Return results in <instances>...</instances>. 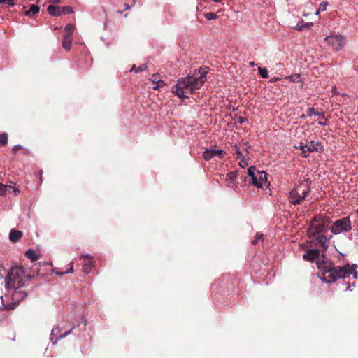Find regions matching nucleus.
Returning a JSON list of instances; mask_svg holds the SVG:
<instances>
[{
  "label": "nucleus",
  "mask_w": 358,
  "mask_h": 358,
  "mask_svg": "<svg viewBox=\"0 0 358 358\" xmlns=\"http://www.w3.org/2000/svg\"><path fill=\"white\" fill-rule=\"evenodd\" d=\"M207 71L199 69L192 74L188 75L173 88V92L180 98H187L189 94H193L199 89L206 79Z\"/></svg>",
  "instance_id": "f257e3e1"
},
{
  "label": "nucleus",
  "mask_w": 358,
  "mask_h": 358,
  "mask_svg": "<svg viewBox=\"0 0 358 358\" xmlns=\"http://www.w3.org/2000/svg\"><path fill=\"white\" fill-rule=\"evenodd\" d=\"M62 10H63L64 13H73L72 8H71L69 6L63 7Z\"/></svg>",
  "instance_id": "c9c22d12"
},
{
  "label": "nucleus",
  "mask_w": 358,
  "mask_h": 358,
  "mask_svg": "<svg viewBox=\"0 0 358 358\" xmlns=\"http://www.w3.org/2000/svg\"><path fill=\"white\" fill-rule=\"evenodd\" d=\"M357 212H358V209H357Z\"/></svg>",
  "instance_id": "13d9d810"
},
{
  "label": "nucleus",
  "mask_w": 358,
  "mask_h": 358,
  "mask_svg": "<svg viewBox=\"0 0 358 358\" xmlns=\"http://www.w3.org/2000/svg\"><path fill=\"white\" fill-rule=\"evenodd\" d=\"M320 12H321V11L318 9V10H317V12H316V13H315V14H316V15H318V14L320 13Z\"/></svg>",
  "instance_id": "8fccbe9b"
},
{
  "label": "nucleus",
  "mask_w": 358,
  "mask_h": 358,
  "mask_svg": "<svg viewBox=\"0 0 358 358\" xmlns=\"http://www.w3.org/2000/svg\"><path fill=\"white\" fill-rule=\"evenodd\" d=\"M236 153L237 155L236 159L242 157V153L241 152L239 148H236Z\"/></svg>",
  "instance_id": "ea45409f"
},
{
  "label": "nucleus",
  "mask_w": 358,
  "mask_h": 358,
  "mask_svg": "<svg viewBox=\"0 0 358 358\" xmlns=\"http://www.w3.org/2000/svg\"><path fill=\"white\" fill-rule=\"evenodd\" d=\"M69 332H70V331H69L66 332V333H65V334H64V335H62L60 338H63V337L66 336L67 334H69Z\"/></svg>",
  "instance_id": "09e8293b"
},
{
  "label": "nucleus",
  "mask_w": 358,
  "mask_h": 358,
  "mask_svg": "<svg viewBox=\"0 0 358 358\" xmlns=\"http://www.w3.org/2000/svg\"><path fill=\"white\" fill-rule=\"evenodd\" d=\"M2 268V265L0 263V269Z\"/></svg>",
  "instance_id": "4d7b16f0"
},
{
  "label": "nucleus",
  "mask_w": 358,
  "mask_h": 358,
  "mask_svg": "<svg viewBox=\"0 0 358 358\" xmlns=\"http://www.w3.org/2000/svg\"><path fill=\"white\" fill-rule=\"evenodd\" d=\"M352 229L351 221L349 217H345L343 218L337 220L335 221L330 230L334 235H338L343 232L350 231Z\"/></svg>",
  "instance_id": "423d86ee"
},
{
  "label": "nucleus",
  "mask_w": 358,
  "mask_h": 358,
  "mask_svg": "<svg viewBox=\"0 0 358 358\" xmlns=\"http://www.w3.org/2000/svg\"><path fill=\"white\" fill-rule=\"evenodd\" d=\"M258 71H259V73L260 74V76L263 78H268V71L266 68H262V67H259L258 69Z\"/></svg>",
  "instance_id": "cd10ccee"
},
{
  "label": "nucleus",
  "mask_w": 358,
  "mask_h": 358,
  "mask_svg": "<svg viewBox=\"0 0 358 358\" xmlns=\"http://www.w3.org/2000/svg\"><path fill=\"white\" fill-rule=\"evenodd\" d=\"M39 12V7L37 5H31L30 8L25 12V15L28 16H31L35 15Z\"/></svg>",
  "instance_id": "4be33fe9"
},
{
  "label": "nucleus",
  "mask_w": 358,
  "mask_h": 358,
  "mask_svg": "<svg viewBox=\"0 0 358 358\" xmlns=\"http://www.w3.org/2000/svg\"><path fill=\"white\" fill-rule=\"evenodd\" d=\"M245 117H239L237 120H236V122L239 123V124H243V122H245Z\"/></svg>",
  "instance_id": "58836bf2"
},
{
  "label": "nucleus",
  "mask_w": 358,
  "mask_h": 358,
  "mask_svg": "<svg viewBox=\"0 0 358 358\" xmlns=\"http://www.w3.org/2000/svg\"><path fill=\"white\" fill-rule=\"evenodd\" d=\"M213 1L214 2H216V3H217V2L220 1V0H213Z\"/></svg>",
  "instance_id": "3c124183"
},
{
  "label": "nucleus",
  "mask_w": 358,
  "mask_h": 358,
  "mask_svg": "<svg viewBox=\"0 0 358 358\" xmlns=\"http://www.w3.org/2000/svg\"><path fill=\"white\" fill-rule=\"evenodd\" d=\"M72 37L69 35H64L62 41V47L66 50L69 51L71 48Z\"/></svg>",
  "instance_id": "6ab92c4d"
},
{
  "label": "nucleus",
  "mask_w": 358,
  "mask_h": 358,
  "mask_svg": "<svg viewBox=\"0 0 358 358\" xmlns=\"http://www.w3.org/2000/svg\"><path fill=\"white\" fill-rule=\"evenodd\" d=\"M317 266L322 273H327V272L334 268V264L328 258L323 257L321 259L316 262Z\"/></svg>",
  "instance_id": "9b49d317"
},
{
  "label": "nucleus",
  "mask_w": 358,
  "mask_h": 358,
  "mask_svg": "<svg viewBox=\"0 0 358 358\" xmlns=\"http://www.w3.org/2000/svg\"><path fill=\"white\" fill-rule=\"evenodd\" d=\"M75 27L72 24H69L65 26L64 31L66 32L65 35H69L70 36H72L73 31H74Z\"/></svg>",
  "instance_id": "b1692460"
},
{
  "label": "nucleus",
  "mask_w": 358,
  "mask_h": 358,
  "mask_svg": "<svg viewBox=\"0 0 358 358\" xmlns=\"http://www.w3.org/2000/svg\"><path fill=\"white\" fill-rule=\"evenodd\" d=\"M9 189H11V185H6L0 183V196L4 195Z\"/></svg>",
  "instance_id": "a878e982"
},
{
  "label": "nucleus",
  "mask_w": 358,
  "mask_h": 358,
  "mask_svg": "<svg viewBox=\"0 0 358 358\" xmlns=\"http://www.w3.org/2000/svg\"><path fill=\"white\" fill-rule=\"evenodd\" d=\"M124 6H125V10H128L130 8V6L127 3H125Z\"/></svg>",
  "instance_id": "de8ad7c7"
},
{
  "label": "nucleus",
  "mask_w": 358,
  "mask_h": 358,
  "mask_svg": "<svg viewBox=\"0 0 358 358\" xmlns=\"http://www.w3.org/2000/svg\"><path fill=\"white\" fill-rule=\"evenodd\" d=\"M27 296V294L19 289H14L13 293L12 294V302L10 303L4 304L3 303V297L1 296V300L4 307V309L11 310L15 308L19 303L24 299Z\"/></svg>",
  "instance_id": "6e6552de"
},
{
  "label": "nucleus",
  "mask_w": 358,
  "mask_h": 358,
  "mask_svg": "<svg viewBox=\"0 0 358 358\" xmlns=\"http://www.w3.org/2000/svg\"><path fill=\"white\" fill-rule=\"evenodd\" d=\"M308 115L312 116V115H318L321 117L322 119H325L324 113H317L315 111L314 108H310L308 110Z\"/></svg>",
  "instance_id": "5701e85b"
},
{
  "label": "nucleus",
  "mask_w": 358,
  "mask_h": 358,
  "mask_svg": "<svg viewBox=\"0 0 358 358\" xmlns=\"http://www.w3.org/2000/svg\"><path fill=\"white\" fill-rule=\"evenodd\" d=\"M19 148H20V145H15V146L13 148V151L15 152H16Z\"/></svg>",
  "instance_id": "a18cd8bd"
},
{
  "label": "nucleus",
  "mask_w": 358,
  "mask_h": 358,
  "mask_svg": "<svg viewBox=\"0 0 358 358\" xmlns=\"http://www.w3.org/2000/svg\"><path fill=\"white\" fill-rule=\"evenodd\" d=\"M239 166L242 168H245V166H248L247 159L245 158L241 159V161L239 162Z\"/></svg>",
  "instance_id": "f704fd0d"
},
{
  "label": "nucleus",
  "mask_w": 358,
  "mask_h": 358,
  "mask_svg": "<svg viewBox=\"0 0 358 358\" xmlns=\"http://www.w3.org/2000/svg\"><path fill=\"white\" fill-rule=\"evenodd\" d=\"M238 177V171H233L228 173L226 176V180L227 182V185L229 187H232L234 189L237 188V185L235 184V181Z\"/></svg>",
  "instance_id": "dca6fc26"
},
{
  "label": "nucleus",
  "mask_w": 358,
  "mask_h": 358,
  "mask_svg": "<svg viewBox=\"0 0 358 358\" xmlns=\"http://www.w3.org/2000/svg\"><path fill=\"white\" fill-rule=\"evenodd\" d=\"M25 278L22 267H13L5 279V288L8 290L20 289L24 285Z\"/></svg>",
  "instance_id": "f03ea898"
},
{
  "label": "nucleus",
  "mask_w": 358,
  "mask_h": 358,
  "mask_svg": "<svg viewBox=\"0 0 358 358\" xmlns=\"http://www.w3.org/2000/svg\"><path fill=\"white\" fill-rule=\"evenodd\" d=\"M48 11L49 14L52 16H59L62 13H64L63 10H62V8L56 7L53 5L48 6Z\"/></svg>",
  "instance_id": "a211bd4d"
},
{
  "label": "nucleus",
  "mask_w": 358,
  "mask_h": 358,
  "mask_svg": "<svg viewBox=\"0 0 358 358\" xmlns=\"http://www.w3.org/2000/svg\"><path fill=\"white\" fill-rule=\"evenodd\" d=\"M327 2H322L320 4V6H319V10L322 12H324L327 10Z\"/></svg>",
  "instance_id": "473e14b6"
},
{
  "label": "nucleus",
  "mask_w": 358,
  "mask_h": 358,
  "mask_svg": "<svg viewBox=\"0 0 358 358\" xmlns=\"http://www.w3.org/2000/svg\"><path fill=\"white\" fill-rule=\"evenodd\" d=\"M145 69H146V66L145 64H142L137 68H136V66L134 65L132 69L130 70V71L135 70L136 73H139V72L145 71Z\"/></svg>",
  "instance_id": "7c9ffc66"
},
{
  "label": "nucleus",
  "mask_w": 358,
  "mask_h": 358,
  "mask_svg": "<svg viewBox=\"0 0 358 358\" xmlns=\"http://www.w3.org/2000/svg\"><path fill=\"white\" fill-rule=\"evenodd\" d=\"M332 93L333 94H338V91L336 90V87H334L333 90H332Z\"/></svg>",
  "instance_id": "49530a36"
},
{
  "label": "nucleus",
  "mask_w": 358,
  "mask_h": 358,
  "mask_svg": "<svg viewBox=\"0 0 358 358\" xmlns=\"http://www.w3.org/2000/svg\"><path fill=\"white\" fill-rule=\"evenodd\" d=\"M285 78L288 79L291 82H296V80H299L300 75L298 73H295L289 76H286Z\"/></svg>",
  "instance_id": "c85d7f7f"
},
{
  "label": "nucleus",
  "mask_w": 358,
  "mask_h": 358,
  "mask_svg": "<svg viewBox=\"0 0 358 358\" xmlns=\"http://www.w3.org/2000/svg\"><path fill=\"white\" fill-rule=\"evenodd\" d=\"M10 189H12L13 192L15 194V195H19L20 194V190L18 188L15 187H13V186H11V189H9L8 190Z\"/></svg>",
  "instance_id": "e433bc0d"
},
{
  "label": "nucleus",
  "mask_w": 358,
  "mask_h": 358,
  "mask_svg": "<svg viewBox=\"0 0 358 358\" xmlns=\"http://www.w3.org/2000/svg\"><path fill=\"white\" fill-rule=\"evenodd\" d=\"M312 182L310 178L304 179L289 192V201L293 205L301 204L310 192Z\"/></svg>",
  "instance_id": "7ed1b4c3"
},
{
  "label": "nucleus",
  "mask_w": 358,
  "mask_h": 358,
  "mask_svg": "<svg viewBox=\"0 0 358 358\" xmlns=\"http://www.w3.org/2000/svg\"><path fill=\"white\" fill-rule=\"evenodd\" d=\"M8 141V136L6 133H3L0 134V145H3L6 144Z\"/></svg>",
  "instance_id": "c756f323"
},
{
  "label": "nucleus",
  "mask_w": 358,
  "mask_h": 358,
  "mask_svg": "<svg viewBox=\"0 0 358 358\" xmlns=\"http://www.w3.org/2000/svg\"><path fill=\"white\" fill-rule=\"evenodd\" d=\"M50 2L52 3H59L60 0H50Z\"/></svg>",
  "instance_id": "c03bdc74"
},
{
  "label": "nucleus",
  "mask_w": 358,
  "mask_h": 358,
  "mask_svg": "<svg viewBox=\"0 0 358 358\" xmlns=\"http://www.w3.org/2000/svg\"><path fill=\"white\" fill-rule=\"evenodd\" d=\"M250 64L251 66H254V65H255L254 62H250Z\"/></svg>",
  "instance_id": "864d4df0"
},
{
  "label": "nucleus",
  "mask_w": 358,
  "mask_h": 358,
  "mask_svg": "<svg viewBox=\"0 0 358 358\" xmlns=\"http://www.w3.org/2000/svg\"><path fill=\"white\" fill-rule=\"evenodd\" d=\"M247 174L251 178L250 184L258 188H267L270 184L267 180L266 173L264 171H257L255 166L249 167Z\"/></svg>",
  "instance_id": "20e7f679"
},
{
  "label": "nucleus",
  "mask_w": 358,
  "mask_h": 358,
  "mask_svg": "<svg viewBox=\"0 0 358 358\" xmlns=\"http://www.w3.org/2000/svg\"><path fill=\"white\" fill-rule=\"evenodd\" d=\"M280 80V78H276V80Z\"/></svg>",
  "instance_id": "6e6d98bb"
},
{
  "label": "nucleus",
  "mask_w": 358,
  "mask_h": 358,
  "mask_svg": "<svg viewBox=\"0 0 358 358\" xmlns=\"http://www.w3.org/2000/svg\"><path fill=\"white\" fill-rule=\"evenodd\" d=\"M153 90H157V85L152 87Z\"/></svg>",
  "instance_id": "603ef678"
},
{
  "label": "nucleus",
  "mask_w": 358,
  "mask_h": 358,
  "mask_svg": "<svg viewBox=\"0 0 358 358\" xmlns=\"http://www.w3.org/2000/svg\"><path fill=\"white\" fill-rule=\"evenodd\" d=\"M0 3H7L10 6H13L15 5L14 0H0Z\"/></svg>",
  "instance_id": "72a5a7b5"
},
{
  "label": "nucleus",
  "mask_w": 358,
  "mask_h": 358,
  "mask_svg": "<svg viewBox=\"0 0 358 358\" xmlns=\"http://www.w3.org/2000/svg\"><path fill=\"white\" fill-rule=\"evenodd\" d=\"M263 238V235L262 234H257L255 239L252 240V245H257L258 243V241L259 240H262Z\"/></svg>",
  "instance_id": "2f4dec72"
},
{
  "label": "nucleus",
  "mask_w": 358,
  "mask_h": 358,
  "mask_svg": "<svg viewBox=\"0 0 358 358\" xmlns=\"http://www.w3.org/2000/svg\"><path fill=\"white\" fill-rule=\"evenodd\" d=\"M243 180H244V181H245V180H246V177H245V176H244Z\"/></svg>",
  "instance_id": "5fc2aeb1"
},
{
  "label": "nucleus",
  "mask_w": 358,
  "mask_h": 358,
  "mask_svg": "<svg viewBox=\"0 0 358 358\" xmlns=\"http://www.w3.org/2000/svg\"><path fill=\"white\" fill-rule=\"evenodd\" d=\"M82 257L84 258L83 271L85 273H89L91 271L92 266H94V259L93 257H90L88 255H83Z\"/></svg>",
  "instance_id": "f3484780"
},
{
  "label": "nucleus",
  "mask_w": 358,
  "mask_h": 358,
  "mask_svg": "<svg viewBox=\"0 0 358 358\" xmlns=\"http://www.w3.org/2000/svg\"><path fill=\"white\" fill-rule=\"evenodd\" d=\"M320 144L319 142H315L313 141H311L310 142H308L304 144L305 149L303 150V152H301V155L303 157H308L309 155V152L318 151L319 150V146Z\"/></svg>",
  "instance_id": "4468645a"
},
{
  "label": "nucleus",
  "mask_w": 358,
  "mask_h": 358,
  "mask_svg": "<svg viewBox=\"0 0 358 358\" xmlns=\"http://www.w3.org/2000/svg\"><path fill=\"white\" fill-rule=\"evenodd\" d=\"M329 220V217H328L322 215L315 216L310 222L308 230V234L315 236L325 233L328 229Z\"/></svg>",
  "instance_id": "39448f33"
},
{
  "label": "nucleus",
  "mask_w": 358,
  "mask_h": 358,
  "mask_svg": "<svg viewBox=\"0 0 358 358\" xmlns=\"http://www.w3.org/2000/svg\"><path fill=\"white\" fill-rule=\"evenodd\" d=\"M310 25H311V24L304 23L303 22H301L300 23H298V24L295 27V29L299 31H302L305 29L309 28Z\"/></svg>",
  "instance_id": "393cba45"
},
{
  "label": "nucleus",
  "mask_w": 358,
  "mask_h": 358,
  "mask_svg": "<svg viewBox=\"0 0 358 358\" xmlns=\"http://www.w3.org/2000/svg\"><path fill=\"white\" fill-rule=\"evenodd\" d=\"M308 236L310 239V246L325 249L327 248V243L329 238L324 234H320L315 236L308 234Z\"/></svg>",
  "instance_id": "9d476101"
},
{
  "label": "nucleus",
  "mask_w": 358,
  "mask_h": 358,
  "mask_svg": "<svg viewBox=\"0 0 358 358\" xmlns=\"http://www.w3.org/2000/svg\"><path fill=\"white\" fill-rule=\"evenodd\" d=\"M204 17L208 20H215L217 17V15L215 13H213V12H209V13H205L204 14Z\"/></svg>",
  "instance_id": "bb28decb"
},
{
  "label": "nucleus",
  "mask_w": 358,
  "mask_h": 358,
  "mask_svg": "<svg viewBox=\"0 0 358 358\" xmlns=\"http://www.w3.org/2000/svg\"><path fill=\"white\" fill-rule=\"evenodd\" d=\"M323 120H324V121L319 122H318V124H319L320 125H322V126H325V125H327V119L325 118V119H323Z\"/></svg>",
  "instance_id": "79ce46f5"
},
{
  "label": "nucleus",
  "mask_w": 358,
  "mask_h": 358,
  "mask_svg": "<svg viewBox=\"0 0 358 358\" xmlns=\"http://www.w3.org/2000/svg\"><path fill=\"white\" fill-rule=\"evenodd\" d=\"M320 278L325 283H333L338 279L334 268L327 272V273H322Z\"/></svg>",
  "instance_id": "ddd939ff"
},
{
  "label": "nucleus",
  "mask_w": 358,
  "mask_h": 358,
  "mask_svg": "<svg viewBox=\"0 0 358 358\" xmlns=\"http://www.w3.org/2000/svg\"><path fill=\"white\" fill-rule=\"evenodd\" d=\"M334 268L336 271L338 279L346 278L350 277L351 275H353L354 279L357 278V273L355 271V268L353 266H351L349 264H346L342 266H334Z\"/></svg>",
  "instance_id": "1a4fd4ad"
},
{
  "label": "nucleus",
  "mask_w": 358,
  "mask_h": 358,
  "mask_svg": "<svg viewBox=\"0 0 358 358\" xmlns=\"http://www.w3.org/2000/svg\"><path fill=\"white\" fill-rule=\"evenodd\" d=\"M22 236V233L20 231L13 229L10 232L9 238L12 242H16L20 239Z\"/></svg>",
  "instance_id": "aec40b11"
},
{
  "label": "nucleus",
  "mask_w": 358,
  "mask_h": 358,
  "mask_svg": "<svg viewBox=\"0 0 358 358\" xmlns=\"http://www.w3.org/2000/svg\"><path fill=\"white\" fill-rule=\"evenodd\" d=\"M331 48L336 52H338L345 45V38L342 35H331L324 38Z\"/></svg>",
  "instance_id": "0eeeda50"
},
{
  "label": "nucleus",
  "mask_w": 358,
  "mask_h": 358,
  "mask_svg": "<svg viewBox=\"0 0 358 358\" xmlns=\"http://www.w3.org/2000/svg\"><path fill=\"white\" fill-rule=\"evenodd\" d=\"M304 144H305V143H303L301 142V143H299V146H296V148H300V149L301 150V151L303 152V150H304V149H305V148H304Z\"/></svg>",
  "instance_id": "a19ab883"
},
{
  "label": "nucleus",
  "mask_w": 358,
  "mask_h": 358,
  "mask_svg": "<svg viewBox=\"0 0 358 358\" xmlns=\"http://www.w3.org/2000/svg\"><path fill=\"white\" fill-rule=\"evenodd\" d=\"M320 251L317 248L310 249L306 251L303 255V259L306 261L313 262L319 259Z\"/></svg>",
  "instance_id": "2eb2a0df"
},
{
  "label": "nucleus",
  "mask_w": 358,
  "mask_h": 358,
  "mask_svg": "<svg viewBox=\"0 0 358 358\" xmlns=\"http://www.w3.org/2000/svg\"><path fill=\"white\" fill-rule=\"evenodd\" d=\"M164 85V81H163V80H158V88H159V87H162V85Z\"/></svg>",
  "instance_id": "37998d69"
},
{
  "label": "nucleus",
  "mask_w": 358,
  "mask_h": 358,
  "mask_svg": "<svg viewBox=\"0 0 358 358\" xmlns=\"http://www.w3.org/2000/svg\"><path fill=\"white\" fill-rule=\"evenodd\" d=\"M73 264H71V267L69 268V270L66 271V272L64 273H57V274L58 275H62L63 273H73Z\"/></svg>",
  "instance_id": "4c0bfd02"
},
{
  "label": "nucleus",
  "mask_w": 358,
  "mask_h": 358,
  "mask_svg": "<svg viewBox=\"0 0 358 358\" xmlns=\"http://www.w3.org/2000/svg\"><path fill=\"white\" fill-rule=\"evenodd\" d=\"M26 257L32 262L36 261L39 258L38 252L34 250H28L25 254Z\"/></svg>",
  "instance_id": "412c9836"
},
{
  "label": "nucleus",
  "mask_w": 358,
  "mask_h": 358,
  "mask_svg": "<svg viewBox=\"0 0 358 358\" xmlns=\"http://www.w3.org/2000/svg\"><path fill=\"white\" fill-rule=\"evenodd\" d=\"M224 152L222 150L206 149L203 152V157L206 161H209L214 157L222 159L224 157Z\"/></svg>",
  "instance_id": "f8f14e48"
}]
</instances>
